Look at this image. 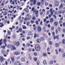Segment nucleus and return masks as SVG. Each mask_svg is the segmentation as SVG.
I'll use <instances>...</instances> for the list:
<instances>
[{"label":"nucleus","instance_id":"1","mask_svg":"<svg viewBox=\"0 0 65 65\" xmlns=\"http://www.w3.org/2000/svg\"><path fill=\"white\" fill-rule=\"evenodd\" d=\"M32 11H34V12H36L35 13V15L36 16V18H37L38 17V13L39 12L38 11H37L36 10H35V8L34 7H32Z\"/></svg>","mask_w":65,"mask_h":65},{"label":"nucleus","instance_id":"2","mask_svg":"<svg viewBox=\"0 0 65 65\" xmlns=\"http://www.w3.org/2000/svg\"><path fill=\"white\" fill-rule=\"evenodd\" d=\"M35 48L37 51H39L40 50V47L38 44H36L35 45Z\"/></svg>","mask_w":65,"mask_h":65},{"label":"nucleus","instance_id":"3","mask_svg":"<svg viewBox=\"0 0 65 65\" xmlns=\"http://www.w3.org/2000/svg\"><path fill=\"white\" fill-rule=\"evenodd\" d=\"M29 15V14H27L26 15V16L27 17H28V18H27L28 20H30L31 19V18H32V16L31 15Z\"/></svg>","mask_w":65,"mask_h":65},{"label":"nucleus","instance_id":"4","mask_svg":"<svg viewBox=\"0 0 65 65\" xmlns=\"http://www.w3.org/2000/svg\"><path fill=\"white\" fill-rule=\"evenodd\" d=\"M37 29L38 31L41 32V27L40 26H38L37 27Z\"/></svg>","mask_w":65,"mask_h":65},{"label":"nucleus","instance_id":"5","mask_svg":"<svg viewBox=\"0 0 65 65\" xmlns=\"http://www.w3.org/2000/svg\"><path fill=\"white\" fill-rule=\"evenodd\" d=\"M14 43L17 46H19L20 45V43L19 42L15 41Z\"/></svg>","mask_w":65,"mask_h":65},{"label":"nucleus","instance_id":"6","mask_svg":"<svg viewBox=\"0 0 65 65\" xmlns=\"http://www.w3.org/2000/svg\"><path fill=\"white\" fill-rule=\"evenodd\" d=\"M55 6L58 7L59 6V2L57 1H55Z\"/></svg>","mask_w":65,"mask_h":65},{"label":"nucleus","instance_id":"7","mask_svg":"<svg viewBox=\"0 0 65 65\" xmlns=\"http://www.w3.org/2000/svg\"><path fill=\"white\" fill-rule=\"evenodd\" d=\"M5 60V58H4L3 57H1L0 56V61L1 62H2V61H4Z\"/></svg>","mask_w":65,"mask_h":65},{"label":"nucleus","instance_id":"8","mask_svg":"<svg viewBox=\"0 0 65 65\" xmlns=\"http://www.w3.org/2000/svg\"><path fill=\"white\" fill-rule=\"evenodd\" d=\"M14 55L16 56H18V55H20V53L19 52H15L14 53Z\"/></svg>","mask_w":65,"mask_h":65},{"label":"nucleus","instance_id":"9","mask_svg":"<svg viewBox=\"0 0 65 65\" xmlns=\"http://www.w3.org/2000/svg\"><path fill=\"white\" fill-rule=\"evenodd\" d=\"M58 22L57 21H55L54 22V25L55 26H58Z\"/></svg>","mask_w":65,"mask_h":65},{"label":"nucleus","instance_id":"10","mask_svg":"<svg viewBox=\"0 0 65 65\" xmlns=\"http://www.w3.org/2000/svg\"><path fill=\"white\" fill-rule=\"evenodd\" d=\"M38 35L37 34H36V33L34 35V38H35L36 37H38Z\"/></svg>","mask_w":65,"mask_h":65},{"label":"nucleus","instance_id":"11","mask_svg":"<svg viewBox=\"0 0 65 65\" xmlns=\"http://www.w3.org/2000/svg\"><path fill=\"white\" fill-rule=\"evenodd\" d=\"M5 52H6V51L4 50H3V49L2 51V54H4L5 53Z\"/></svg>","mask_w":65,"mask_h":65},{"label":"nucleus","instance_id":"12","mask_svg":"<svg viewBox=\"0 0 65 65\" xmlns=\"http://www.w3.org/2000/svg\"><path fill=\"white\" fill-rule=\"evenodd\" d=\"M21 61L22 62H24L25 61V58L23 57L21 58Z\"/></svg>","mask_w":65,"mask_h":65},{"label":"nucleus","instance_id":"13","mask_svg":"<svg viewBox=\"0 0 65 65\" xmlns=\"http://www.w3.org/2000/svg\"><path fill=\"white\" fill-rule=\"evenodd\" d=\"M41 42V40L40 39H38L37 40V42L39 43Z\"/></svg>","mask_w":65,"mask_h":65},{"label":"nucleus","instance_id":"14","mask_svg":"<svg viewBox=\"0 0 65 65\" xmlns=\"http://www.w3.org/2000/svg\"><path fill=\"white\" fill-rule=\"evenodd\" d=\"M11 49L12 50H16V48L14 46H12V47L11 48Z\"/></svg>","mask_w":65,"mask_h":65},{"label":"nucleus","instance_id":"15","mask_svg":"<svg viewBox=\"0 0 65 65\" xmlns=\"http://www.w3.org/2000/svg\"><path fill=\"white\" fill-rule=\"evenodd\" d=\"M43 63L44 65H47V62L45 60H44L43 61Z\"/></svg>","mask_w":65,"mask_h":65},{"label":"nucleus","instance_id":"16","mask_svg":"<svg viewBox=\"0 0 65 65\" xmlns=\"http://www.w3.org/2000/svg\"><path fill=\"white\" fill-rule=\"evenodd\" d=\"M24 11H25L26 12L28 13L29 12V10L27 9H24Z\"/></svg>","mask_w":65,"mask_h":65},{"label":"nucleus","instance_id":"17","mask_svg":"<svg viewBox=\"0 0 65 65\" xmlns=\"http://www.w3.org/2000/svg\"><path fill=\"white\" fill-rule=\"evenodd\" d=\"M31 44L30 43H28L27 44L26 46L27 47H30V45Z\"/></svg>","mask_w":65,"mask_h":65},{"label":"nucleus","instance_id":"18","mask_svg":"<svg viewBox=\"0 0 65 65\" xmlns=\"http://www.w3.org/2000/svg\"><path fill=\"white\" fill-rule=\"evenodd\" d=\"M26 25L27 26H29L30 25V22L29 21H28L26 23Z\"/></svg>","mask_w":65,"mask_h":65},{"label":"nucleus","instance_id":"19","mask_svg":"<svg viewBox=\"0 0 65 65\" xmlns=\"http://www.w3.org/2000/svg\"><path fill=\"white\" fill-rule=\"evenodd\" d=\"M43 57H46L47 56V55H46V54L45 53H44L43 54Z\"/></svg>","mask_w":65,"mask_h":65},{"label":"nucleus","instance_id":"20","mask_svg":"<svg viewBox=\"0 0 65 65\" xmlns=\"http://www.w3.org/2000/svg\"><path fill=\"white\" fill-rule=\"evenodd\" d=\"M54 21V19L51 18L50 19V23H53Z\"/></svg>","mask_w":65,"mask_h":65},{"label":"nucleus","instance_id":"21","mask_svg":"<svg viewBox=\"0 0 65 65\" xmlns=\"http://www.w3.org/2000/svg\"><path fill=\"white\" fill-rule=\"evenodd\" d=\"M8 35H11V32L9 30H8Z\"/></svg>","mask_w":65,"mask_h":65},{"label":"nucleus","instance_id":"22","mask_svg":"<svg viewBox=\"0 0 65 65\" xmlns=\"http://www.w3.org/2000/svg\"><path fill=\"white\" fill-rule=\"evenodd\" d=\"M11 59L12 62L14 61V58L13 57H12L11 58Z\"/></svg>","mask_w":65,"mask_h":65},{"label":"nucleus","instance_id":"23","mask_svg":"<svg viewBox=\"0 0 65 65\" xmlns=\"http://www.w3.org/2000/svg\"><path fill=\"white\" fill-rule=\"evenodd\" d=\"M1 48H2V49H5V46H1Z\"/></svg>","mask_w":65,"mask_h":65},{"label":"nucleus","instance_id":"24","mask_svg":"<svg viewBox=\"0 0 65 65\" xmlns=\"http://www.w3.org/2000/svg\"><path fill=\"white\" fill-rule=\"evenodd\" d=\"M40 2H38L37 3V5H38V6H40Z\"/></svg>","mask_w":65,"mask_h":65},{"label":"nucleus","instance_id":"25","mask_svg":"<svg viewBox=\"0 0 65 65\" xmlns=\"http://www.w3.org/2000/svg\"><path fill=\"white\" fill-rule=\"evenodd\" d=\"M56 38L57 39H59V35H57L56 36Z\"/></svg>","mask_w":65,"mask_h":65},{"label":"nucleus","instance_id":"26","mask_svg":"<svg viewBox=\"0 0 65 65\" xmlns=\"http://www.w3.org/2000/svg\"><path fill=\"white\" fill-rule=\"evenodd\" d=\"M49 64H50V65H52V64H53V61L52 60L50 61L49 62Z\"/></svg>","mask_w":65,"mask_h":65},{"label":"nucleus","instance_id":"27","mask_svg":"<svg viewBox=\"0 0 65 65\" xmlns=\"http://www.w3.org/2000/svg\"><path fill=\"white\" fill-rule=\"evenodd\" d=\"M3 14L5 16V15H6L7 14V13L6 12H4L3 13Z\"/></svg>","mask_w":65,"mask_h":65},{"label":"nucleus","instance_id":"28","mask_svg":"<svg viewBox=\"0 0 65 65\" xmlns=\"http://www.w3.org/2000/svg\"><path fill=\"white\" fill-rule=\"evenodd\" d=\"M55 46H56V47H59V45L58 43H56L55 44Z\"/></svg>","mask_w":65,"mask_h":65},{"label":"nucleus","instance_id":"29","mask_svg":"<svg viewBox=\"0 0 65 65\" xmlns=\"http://www.w3.org/2000/svg\"><path fill=\"white\" fill-rule=\"evenodd\" d=\"M62 43L63 44H65V39H63L62 40Z\"/></svg>","mask_w":65,"mask_h":65},{"label":"nucleus","instance_id":"30","mask_svg":"<svg viewBox=\"0 0 65 65\" xmlns=\"http://www.w3.org/2000/svg\"><path fill=\"white\" fill-rule=\"evenodd\" d=\"M28 18H27V17L25 18L24 19V20L25 21H28Z\"/></svg>","mask_w":65,"mask_h":65},{"label":"nucleus","instance_id":"31","mask_svg":"<svg viewBox=\"0 0 65 65\" xmlns=\"http://www.w3.org/2000/svg\"><path fill=\"white\" fill-rule=\"evenodd\" d=\"M33 3L34 5H35L36 3V0H34L33 2Z\"/></svg>","mask_w":65,"mask_h":65},{"label":"nucleus","instance_id":"32","mask_svg":"<svg viewBox=\"0 0 65 65\" xmlns=\"http://www.w3.org/2000/svg\"><path fill=\"white\" fill-rule=\"evenodd\" d=\"M44 38L43 37H42L41 38V40L42 41H43V40H44Z\"/></svg>","mask_w":65,"mask_h":65},{"label":"nucleus","instance_id":"33","mask_svg":"<svg viewBox=\"0 0 65 65\" xmlns=\"http://www.w3.org/2000/svg\"><path fill=\"white\" fill-rule=\"evenodd\" d=\"M56 53V55H58V50H55Z\"/></svg>","mask_w":65,"mask_h":65},{"label":"nucleus","instance_id":"34","mask_svg":"<svg viewBox=\"0 0 65 65\" xmlns=\"http://www.w3.org/2000/svg\"><path fill=\"white\" fill-rule=\"evenodd\" d=\"M31 34H32V33H31V32H28V35L30 36V35H31Z\"/></svg>","mask_w":65,"mask_h":65},{"label":"nucleus","instance_id":"35","mask_svg":"<svg viewBox=\"0 0 65 65\" xmlns=\"http://www.w3.org/2000/svg\"><path fill=\"white\" fill-rule=\"evenodd\" d=\"M37 58L36 57H34V60L35 61H36V60H37Z\"/></svg>","mask_w":65,"mask_h":65},{"label":"nucleus","instance_id":"36","mask_svg":"<svg viewBox=\"0 0 65 65\" xmlns=\"http://www.w3.org/2000/svg\"><path fill=\"white\" fill-rule=\"evenodd\" d=\"M48 6L49 7H53V5L52 4H50L48 5Z\"/></svg>","mask_w":65,"mask_h":65},{"label":"nucleus","instance_id":"37","mask_svg":"<svg viewBox=\"0 0 65 65\" xmlns=\"http://www.w3.org/2000/svg\"><path fill=\"white\" fill-rule=\"evenodd\" d=\"M36 19V18H35V17L34 16L32 18V20H33V21H34V20H35Z\"/></svg>","mask_w":65,"mask_h":65},{"label":"nucleus","instance_id":"38","mask_svg":"<svg viewBox=\"0 0 65 65\" xmlns=\"http://www.w3.org/2000/svg\"><path fill=\"white\" fill-rule=\"evenodd\" d=\"M49 44L50 45H52L53 43H52V41H50L49 42Z\"/></svg>","mask_w":65,"mask_h":65},{"label":"nucleus","instance_id":"39","mask_svg":"<svg viewBox=\"0 0 65 65\" xmlns=\"http://www.w3.org/2000/svg\"><path fill=\"white\" fill-rule=\"evenodd\" d=\"M23 29H27V27L25 26H23Z\"/></svg>","mask_w":65,"mask_h":65},{"label":"nucleus","instance_id":"40","mask_svg":"<svg viewBox=\"0 0 65 65\" xmlns=\"http://www.w3.org/2000/svg\"><path fill=\"white\" fill-rule=\"evenodd\" d=\"M45 6H47L48 5V3L47 2H46L45 3Z\"/></svg>","mask_w":65,"mask_h":65},{"label":"nucleus","instance_id":"41","mask_svg":"<svg viewBox=\"0 0 65 65\" xmlns=\"http://www.w3.org/2000/svg\"><path fill=\"white\" fill-rule=\"evenodd\" d=\"M4 24H3L2 23L1 25V26H0V28L4 26Z\"/></svg>","mask_w":65,"mask_h":65},{"label":"nucleus","instance_id":"42","mask_svg":"<svg viewBox=\"0 0 65 65\" xmlns=\"http://www.w3.org/2000/svg\"><path fill=\"white\" fill-rule=\"evenodd\" d=\"M34 56H36L37 55V54L36 53H34Z\"/></svg>","mask_w":65,"mask_h":65},{"label":"nucleus","instance_id":"43","mask_svg":"<svg viewBox=\"0 0 65 65\" xmlns=\"http://www.w3.org/2000/svg\"><path fill=\"white\" fill-rule=\"evenodd\" d=\"M28 59L29 60H31L32 59V57L31 56H29L28 57Z\"/></svg>","mask_w":65,"mask_h":65},{"label":"nucleus","instance_id":"44","mask_svg":"<svg viewBox=\"0 0 65 65\" xmlns=\"http://www.w3.org/2000/svg\"><path fill=\"white\" fill-rule=\"evenodd\" d=\"M19 30L20 32H22V28H20L19 29Z\"/></svg>","mask_w":65,"mask_h":65},{"label":"nucleus","instance_id":"45","mask_svg":"<svg viewBox=\"0 0 65 65\" xmlns=\"http://www.w3.org/2000/svg\"><path fill=\"white\" fill-rule=\"evenodd\" d=\"M11 47V45H8L7 46V47H8V48H10V47Z\"/></svg>","mask_w":65,"mask_h":65},{"label":"nucleus","instance_id":"46","mask_svg":"<svg viewBox=\"0 0 65 65\" xmlns=\"http://www.w3.org/2000/svg\"><path fill=\"white\" fill-rule=\"evenodd\" d=\"M42 14H43V12L42 11H41L40 12V14L41 15H42Z\"/></svg>","mask_w":65,"mask_h":65},{"label":"nucleus","instance_id":"47","mask_svg":"<svg viewBox=\"0 0 65 65\" xmlns=\"http://www.w3.org/2000/svg\"><path fill=\"white\" fill-rule=\"evenodd\" d=\"M43 2L44 1H43V2H41L40 3L42 5H44V3H43Z\"/></svg>","mask_w":65,"mask_h":65},{"label":"nucleus","instance_id":"48","mask_svg":"<svg viewBox=\"0 0 65 65\" xmlns=\"http://www.w3.org/2000/svg\"><path fill=\"white\" fill-rule=\"evenodd\" d=\"M53 17H54V18H55V19H57V18H56V15H55L54 14H53Z\"/></svg>","mask_w":65,"mask_h":65},{"label":"nucleus","instance_id":"49","mask_svg":"<svg viewBox=\"0 0 65 65\" xmlns=\"http://www.w3.org/2000/svg\"><path fill=\"white\" fill-rule=\"evenodd\" d=\"M62 57L63 58H65V53H64L62 55Z\"/></svg>","mask_w":65,"mask_h":65},{"label":"nucleus","instance_id":"50","mask_svg":"<svg viewBox=\"0 0 65 65\" xmlns=\"http://www.w3.org/2000/svg\"><path fill=\"white\" fill-rule=\"evenodd\" d=\"M50 12H53V9L52 8H51L50 10Z\"/></svg>","mask_w":65,"mask_h":65},{"label":"nucleus","instance_id":"51","mask_svg":"<svg viewBox=\"0 0 65 65\" xmlns=\"http://www.w3.org/2000/svg\"><path fill=\"white\" fill-rule=\"evenodd\" d=\"M42 11H43L44 12H45V10L44 9H43L42 10Z\"/></svg>","mask_w":65,"mask_h":65},{"label":"nucleus","instance_id":"52","mask_svg":"<svg viewBox=\"0 0 65 65\" xmlns=\"http://www.w3.org/2000/svg\"><path fill=\"white\" fill-rule=\"evenodd\" d=\"M3 42L4 43H6V39H5L4 40Z\"/></svg>","mask_w":65,"mask_h":65},{"label":"nucleus","instance_id":"53","mask_svg":"<svg viewBox=\"0 0 65 65\" xmlns=\"http://www.w3.org/2000/svg\"><path fill=\"white\" fill-rule=\"evenodd\" d=\"M17 62H16L14 63V65H18V64H17Z\"/></svg>","mask_w":65,"mask_h":65},{"label":"nucleus","instance_id":"54","mask_svg":"<svg viewBox=\"0 0 65 65\" xmlns=\"http://www.w3.org/2000/svg\"><path fill=\"white\" fill-rule=\"evenodd\" d=\"M34 21H33L32 20L31 21V24H34Z\"/></svg>","mask_w":65,"mask_h":65},{"label":"nucleus","instance_id":"55","mask_svg":"<svg viewBox=\"0 0 65 65\" xmlns=\"http://www.w3.org/2000/svg\"><path fill=\"white\" fill-rule=\"evenodd\" d=\"M20 58V56H18L17 57V59H19Z\"/></svg>","mask_w":65,"mask_h":65},{"label":"nucleus","instance_id":"56","mask_svg":"<svg viewBox=\"0 0 65 65\" xmlns=\"http://www.w3.org/2000/svg\"><path fill=\"white\" fill-rule=\"evenodd\" d=\"M55 31H56V34H57L58 32V30H57V29H56Z\"/></svg>","mask_w":65,"mask_h":65},{"label":"nucleus","instance_id":"57","mask_svg":"<svg viewBox=\"0 0 65 65\" xmlns=\"http://www.w3.org/2000/svg\"><path fill=\"white\" fill-rule=\"evenodd\" d=\"M33 5H34V3H31V4H30L31 6H33Z\"/></svg>","mask_w":65,"mask_h":65},{"label":"nucleus","instance_id":"58","mask_svg":"<svg viewBox=\"0 0 65 65\" xmlns=\"http://www.w3.org/2000/svg\"><path fill=\"white\" fill-rule=\"evenodd\" d=\"M3 5H4V4L3 3H2L0 5L1 6H3Z\"/></svg>","mask_w":65,"mask_h":65},{"label":"nucleus","instance_id":"59","mask_svg":"<svg viewBox=\"0 0 65 65\" xmlns=\"http://www.w3.org/2000/svg\"><path fill=\"white\" fill-rule=\"evenodd\" d=\"M47 52L50 51V48H47Z\"/></svg>","mask_w":65,"mask_h":65},{"label":"nucleus","instance_id":"60","mask_svg":"<svg viewBox=\"0 0 65 65\" xmlns=\"http://www.w3.org/2000/svg\"><path fill=\"white\" fill-rule=\"evenodd\" d=\"M36 25H38V21H36Z\"/></svg>","mask_w":65,"mask_h":65},{"label":"nucleus","instance_id":"61","mask_svg":"<svg viewBox=\"0 0 65 65\" xmlns=\"http://www.w3.org/2000/svg\"><path fill=\"white\" fill-rule=\"evenodd\" d=\"M13 38H14V39H15V38H16L15 36L14 35H13Z\"/></svg>","mask_w":65,"mask_h":65},{"label":"nucleus","instance_id":"62","mask_svg":"<svg viewBox=\"0 0 65 65\" xmlns=\"http://www.w3.org/2000/svg\"><path fill=\"white\" fill-rule=\"evenodd\" d=\"M60 6H61V7H63V3H61Z\"/></svg>","mask_w":65,"mask_h":65},{"label":"nucleus","instance_id":"63","mask_svg":"<svg viewBox=\"0 0 65 65\" xmlns=\"http://www.w3.org/2000/svg\"><path fill=\"white\" fill-rule=\"evenodd\" d=\"M37 65H39V61H38L37 62Z\"/></svg>","mask_w":65,"mask_h":65},{"label":"nucleus","instance_id":"64","mask_svg":"<svg viewBox=\"0 0 65 65\" xmlns=\"http://www.w3.org/2000/svg\"><path fill=\"white\" fill-rule=\"evenodd\" d=\"M63 26L64 27H65V23H64L63 24Z\"/></svg>","mask_w":65,"mask_h":65}]
</instances>
